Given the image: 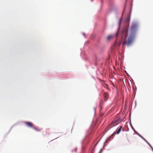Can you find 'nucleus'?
I'll return each instance as SVG.
<instances>
[{"instance_id": "nucleus-1", "label": "nucleus", "mask_w": 153, "mask_h": 153, "mask_svg": "<svg viewBox=\"0 0 153 153\" xmlns=\"http://www.w3.org/2000/svg\"><path fill=\"white\" fill-rule=\"evenodd\" d=\"M128 31V28H124L123 30V35H124L125 37L123 44L125 45L127 43V45H129L132 43L134 38V36L133 35L131 34L128 38V41L127 43L126 40V39L127 36Z\"/></svg>"}, {"instance_id": "nucleus-2", "label": "nucleus", "mask_w": 153, "mask_h": 153, "mask_svg": "<svg viewBox=\"0 0 153 153\" xmlns=\"http://www.w3.org/2000/svg\"><path fill=\"white\" fill-rule=\"evenodd\" d=\"M121 121V120L120 118L115 119L113 122L109 126L111 128L115 125H117Z\"/></svg>"}, {"instance_id": "nucleus-3", "label": "nucleus", "mask_w": 153, "mask_h": 153, "mask_svg": "<svg viewBox=\"0 0 153 153\" xmlns=\"http://www.w3.org/2000/svg\"><path fill=\"white\" fill-rule=\"evenodd\" d=\"M138 25L135 23L132 24L131 28V32H134L137 29Z\"/></svg>"}, {"instance_id": "nucleus-4", "label": "nucleus", "mask_w": 153, "mask_h": 153, "mask_svg": "<svg viewBox=\"0 0 153 153\" xmlns=\"http://www.w3.org/2000/svg\"><path fill=\"white\" fill-rule=\"evenodd\" d=\"M25 124L28 127L31 128H33L34 125L31 122H25Z\"/></svg>"}, {"instance_id": "nucleus-5", "label": "nucleus", "mask_w": 153, "mask_h": 153, "mask_svg": "<svg viewBox=\"0 0 153 153\" xmlns=\"http://www.w3.org/2000/svg\"><path fill=\"white\" fill-rule=\"evenodd\" d=\"M104 98L105 100H106L108 99V94L107 93H105L104 94Z\"/></svg>"}, {"instance_id": "nucleus-6", "label": "nucleus", "mask_w": 153, "mask_h": 153, "mask_svg": "<svg viewBox=\"0 0 153 153\" xmlns=\"http://www.w3.org/2000/svg\"><path fill=\"white\" fill-rule=\"evenodd\" d=\"M33 128L36 131H41V130L37 128V127H36L35 126H33Z\"/></svg>"}, {"instance_id": "nucleus-7", "label": "nucleus", "mask_w": 153, "mask_h": 153, "mask_svg": "<svg viewBox=\"0 0 153 153\" xmlns=\"http://www.w3.org/2000/svg\"><path fill=\"white\" fill-rule=\"evenodd\" d=\"M122 126H120V127L119 128L118 130L117 131L116 133L117 134H119L120 133V131H121V129H122Z\"/></svg>"}, {"instance_id": "nucleus-8", "label": "nucleus", "mask_w": 153, "mask_h": 153, "mask_svg": "<svg viewBox=\"0 0 153 153\" xmlns=\"http://www.w3.org/2000/svg\"><path fill=\"white\" fill-rule=\"evenodd\" d=\"M112 36L111 35L107 37V39L109 40L112 38Z\"/></svg>"}, {"instance_id": "nucleus-9", "label": "nucleus", "mask_w": 153, "mask_h": 153, "mask_svg": "<svg viewBox=\"0 0 153 153\" xmlns=\"http://www.w3.org/2000/svg\"><path fill=\"white\" fill-rule=\"evenodd\" d=\"M142 138L144 140H145L146 142H147L148 141L143 137H142Z\"/></svg>"}, {"instance_id": "nucleus-10", "label": "nucleus", "mask_w": 153, "mask_h": 153, "mask_svg": "<svg viewBox=\"0 0 153 153\" xmlns=\"http://www.w3.org/2000/svg\"><path fill=\"white\" fill-rule=\"evenodd\" d=\"M101 151H102V149H101L100 151V153H100Z\"/></svg>"}, {"instance_id": "nucleus-11", "label": "nucleus", "mask_w": 153, "mask_h": 153, "mask_svg": "<svg viewBox=\"0 0 153 153\" xmlns=\"http://www.w3.org/2000/svg\"><path fill=\"white\" fill-rule=\"evenodd\" d=\"M140 137L142 138V136H140Z\"/></svg>"}, {"instance_id": "nucleus-12", "label": "nucleus", "mask_w": 153, "mask_h": 153, "mask_svg": "<svg viewBox=\"0 0 153 153\" xmlns=\"http://www.w3.org/2000/svg\"><path fill=\"white\" fill-rule=\"evenodd\" d=\"M116 134V133L114 132V134Z\"/></svg>"}, {"instance_id": "nucleus-13", "label": "nucleus", "mask_w": 153, "mask_h": 153, "mask_svg": "<svg viewBox=\"0 0 153 153\" xmlns=\"http://www.w3.org/2000/svg\"><path fill=\"white\" fill-rule=\"evenodd\" d=\"M117 34H116V35H117Z\"/></svg>"}]
</instances>
